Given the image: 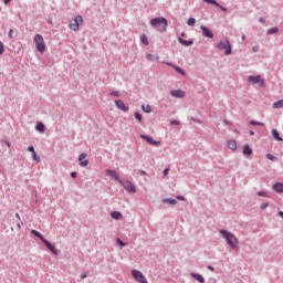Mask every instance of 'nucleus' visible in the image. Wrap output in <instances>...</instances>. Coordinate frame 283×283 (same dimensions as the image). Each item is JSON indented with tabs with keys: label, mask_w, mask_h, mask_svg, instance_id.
Segmentation results:
<instances>
[{
	"label": "nucleus",
	"mask_w": 283,
	"mask_h": 283,
	"mask_svg": "<svg viewBox=\"0 0 283 283\" xmlns=\"http://www.w3.org/2000/svg\"><path fill=\"white\" fill-rule=\"evenodd\" d=\"M266 158H268L269 160H271L272 163H275V160H277V157L273 156L272 154H268V155H266Z\"/></svg>",
	"instance_id": "obj_38"
},
{
	"label": "nucleus",
	"mask_w": 283,
	"mask_h": 283,
	"mask_svg": "<svg viewBox=\"0 0 283 283\" xmlns=\"http://www.w3.org/2000/svg\"><path fill=\"white\" fill-rule=\"evenodd\" d=\"M142 109L143 112H145V114H151V106L149 104L147 105L143 104Z\"/></svg>",
	"instance_id": "obj_27"
},
{
	"label": "nucleus",
	"mask_w": 283,
	"mask_h": 283,
	"mask_svg": "<svg viewBox=\"0 0 283 283\" xmlns=\"http://www.w3.org/2000/svg\"><path fill=\"white\" fill-rule=\"evenodd\" d=\"M192 120H195V122H196V119H193V118H192ZM197 123H200V120H197Z\"/></svg>",
	"instance_id": "obj_63"
},
{
	"label": "nucleus",
	"mask_w": 283,
	"mask_h": 283,
	"mask_svg": "<svg viewBox=\"0 0 283 283\" xmlns=\"http://www.w3.org/2000/svg\"><path fill=\"white\" fill-rule=\"evenodd\" d=\"M13 34H14V30L11 29V30L9 31V33H8L9 39H12V35H13Z\"/></svg>",
	"instance_id": "obj_44"
},
{
	"label": "nucleus",
	"mask_w": 283,
	"mask_h": 283,
	"mask_svg": "<svg viewBox=\"0 0 283 283\" xmlns=\"http://www.w3.org/2000/svg\"><path fill=\"white\" fill-rule=\"evenodd\" d=\"M178 41L181 43V45H185L186 48L193 45V40H185L182 38H178Z\"/></svg>",
	"instance_id": "obj_18"
},
{
	"label": "nucleus",
	"mask_w": 283,
	"mask_h": 283,
	"mask_svg": "<svg viewBox=\"0 0 283 283\" xmlns=\"http://www.w3.org/2000/svg\"><path fill=\"white\" fill-rule=\"evenodd\" d=\"M85 158H87V154H85V153H83L78 156L81 167H87V165H90V160H87Z\"/></svg>",
	"instance_id": "obj_13"
},
{
	"label": "nucleus",
	"mask_w": 283,
	"mask_h": 283,
	"mask_svg": "<svg viewBox=\"0 0 283 283\" xmlns=\"http://www.w3.org/2000/svg\"><path fill=\"white\" fill-rule=\"evenodd\" d=\"M31 233H32V235H35V238H39V240H41V242H43L44 239H45V238L43 237V234H41V232H39V231H36V230H32Z\"/></svg>",
	"instance_id": "obj_26"
},
{
	"label": "nucleus",
	"mask_w": 283,
	"mask_h": 283,
	"mask_svg": "<svg viewBox=\"0 0 283 283\" xmlns=\"http://www.w3.org/2000/svg\"><path fill=\"white\" fill-rule=\"evenodd\" d=\"M116 242H117V244L119 245V247H127V243H125V242H123V240H120V239H116Z\"/></svg>",
	"instance_id": "obj_40"
},
{
	"label": "nucleus",
	"mask_w": 283,
	"mask_h": 283,
	"mask_svg": "<svg viewBox=\"0 0 283 283\" xmlns=\"http://www.w3.org/2000/svg\"><path fill=\"white\" fill-rule=\"evenodd\" d=\"M6 145L10 147V144H9V142H6Z\"/></svg>",
	"instance_id": "obj_62"
},
{
	"label": "nucleus",
	"mask_w": 283,
	"mask_h": 283,
	"mask_svg": "<svg viewBox=\"0 0 283 283\" xmlns=\"http://www.w3.org/2000/svg\"><path fill=\"white\" fill-rule=\"evenodd\" d=\"M170 124H171V125H180V122H179V120H176V119H172V120L170 122Z\"/></svg>",
	"instance_id": "obj_43"
},
{
	"label": "nucleus",
	"mask_w": 283,
	"mask_h": 283,
	"mask_svg": "<svg viewBox=\"0 0 283 283\" xmlns=\"http://www.w3.org/2000/svg\"><path fill=\"white\" fill-rule=\"evenodd\" d=\"M248 81L249 83H251L252 85H258L259 83V86L260 87H265L266 86V82L264 81V78H262L261 75H250L248 77Z\"/></svg>",
	"instance_id": "obj_3"
},
{
	"label": "nucleus",
	"mask_w": 283,
	"mask_h": 283,
	"mask_svg": "<svg viewBox=\"0 0 283 283\" xmlns=\"http://www.w3.org/2000/svg\"><path fill=\"white\" fill-rule=\"evenodd\" d=\"M6 52V45H3V42L0 41V55Z\"/></svg>",
	"instance_id": "obj_39"
},
{
	"label": "nucleus",
	"mask_w": 283,
	"mask_h": 283,
	"mask_svg": "<svg viewBox=\"0 0 283 283\" xmlns=\"http://www.w3.org/2000/svg\"><path fill=\"white\" fill-rule=\"evenodd\" d=\"M150 25H153V28H160V25L167 28L168 21L165 18H154L150 20Z\"/></svg>",
	"instance_id": "obj_6"
},
{
	"label": "nucleus",
	"mask_w": 283,
	"mask_h": 283,
	"mask_svg": "<svg viewBox=\"0 0 283 283\" xmlns=\"http://www.w3.org/2000/svg\"><path fill=\"white\" fill-rule=\"evenodd\" d=\"M208 270L209 271H216V269H213V266H211V265H208Z\"/></svg>",
	"instance_id": "obj_55"
},
{
	"label": "nucleus",
	"mask_w": 283,
	"mask_h": 283,
	"mask_svg": "<svg viewBox=\"0 0 283 283\" xmlns=\"http://www.w3.org/2000/svg\"><path fill=\"white\" fill-rule=\"evenodd\" d=\"M205 3H210V6H216V8H220V3L216 0H203Z\"/></svg>",
	"instance_id": "obj_29"
},
{
	"label": "nucleus",
	"mask_w": 283,
	"mask_h": 283,
	"mask_svg": "<svg viewBox=\"0 0 283 283\" xmlns=\"http://www.w3.org/2000/svg\"><path fill=\"white\" fill-rule=\"evenodd\" d=\"M260 50V46H258V45H254L253 48H252V52H258Z\"/></svg>",
	"instance_id": "obj_45"
},
{
	"label": "nucleus",
	"mask_w": 283,
	"mask_h": 283,
	"mask_svg": "<svg viewBox=\"0 0 283 283\" xmlns=\"http://www.w3.org/2000/svg\"><path fill=\"white\" fill-rule=\"evenodd\" d=\"M28 151H30L31 154H34V151H36V150H34V146H29Z\"/></svg>",
	"instance_id": "obj_42"
},
{
	"label": "nucleus",
	"mask_w": 283,
	"mask_h": 283,
	"mask_svg": "<svg viewBox=\"0 0 283 283\" xmlns=\"http://www.w3.org/2000/svg\"><path fill=\"white\" fill-rule=\"evenodd\" d=\"M111 96H115L116 98H118V96H120V92H118V91H112V92H111Z\"/></svg>",
	"instance_id": "obj_41"
},
{
	"label": "nucleus",
	"mask_w": 283,
	"mask_h": 283,
	"mask_svg": "<svg viewBox=\"0 0 283 283\" xmlns=\"http://www.w3.org/2000/svg\"><path fill=\"white\" fill-rule=\"evenodd\" d=\"M256 196H259L261 198H269V192H266V191H259V192H256Z\"/></svg>",
	"instance_id": "obj_35"
},
{
	"label": "nucleus",
	"mask_w": 283,
	"mask_h": 283,
	"mask_svg": "<svg viewBox=\"0 0 283 283\" xmlns=\"http://www.w3.org/2000/svg\"><path fill=\"white\" fill-rule=\"evenodd\" d=\"M119 185H122V187H124L128 193H136V186H134L132 181L119 180Z\"/></svg>",
	"instance_id": "obj_8"
},
{
	"label": "nucleus",
	"mask_w": 283,
	"mask_h": 283,
	"mask_svg": "<svg viewBox=\"0 0 283 283\" xmlns=\"http://www.w3.org/2000/svg\"><path fill=\"white\" fill-rule=\"evenodd\" d=\"M81 25H83V15H76L70 22V28L73 30V32H78V27Z\"/></svg>",
	"instance_id": "obj_4"
},
{
	"label": "nucleus",
	"mask_w": 283,
	"mask_h": 283,
	"mask_svg": "<svg viewBox=\"0 0 283 283\" xmlns=\"http://www.w3.org/2000/svg\"><path fill=\"white\" fill-rule=\"evenodd\" d=\"M250 125L264 127V123H262V122H255V120H251V122H250Z\"/></svg>",
	"instance_id": "obj_36"
},
{
	"label": "nucleus",
	"mask_w": 283,
	"mask_h": 283,
	"mask_svg": "<svg viewBox=\"0 0 283 283\" xmlns=\"http://www.w3.org/2000/svg\"><path fill=\"white\" fill-rule=\"evenodd\" d=\"M187 24L193 28V25H196V18H189Z\"/></svg>",
	"instance_id": "obj_34"
},
{
	"label": "nucleus",
	"mask_w": 283,
	"mask_h": 283,
	"mask_svg": "<svg viewBox=\"0 0 283 283\" xmlns=\"http://www.w3.org/2000/svg\"><path fill=\"white\" fill-rule=\"evenodd\" d=\"M134 116H135L136 120H138L139 123H140V120H143V115L139 112H136L134 114Z\"/></svg>",
	"instance_id": "obj_37"
},
{
	"label": "nucleus",
	"mask_w": 283,
	"mask_h": 283,
	"mask_svg": "<svg viewBox=\"0 0 283 283\" xmlns=\"http://www.w3.org/2000/svg\"><path fill=\"white\" fill-rule=\"evenodd\" d=\"M280 32V29L277 27L271 28L268 30L266 34H277Z\"/></svg>",
	"instance_id": "obj_28"
},
{
	"label": "nucleus",
	"mask_w": 283,
	"mask_h": 283,
	"mask_svg": "<svg viewBox=\"0 0 283 283\" xmlns=\"http://www.w3.org/2000/svg\"><path fill=\"white\" fill-rule=\"evenodd\" d=\"M146 59L148 60V61H158V56H156V55H154V54H151V53H148L147 55H146Z\"/></svg>",
	"instance_id": "obj_32"
},
{
	"label": "nucleus",
	"mask_w": 283,
	"mask_h": 283,
	"mask_svg": "<svg viewBox=\"0 0 283 283\" xmlns=\"http://www.w3.org/2000/svg\"><path fill=\"white\" fill-rule=\"evenodd\" d=\"M181 36H185V33H181Z\"/></svg>",
	"instance_id": "obj_64"
},
{
	"label": "nucleus",
	"mask_w": 283,
	"mask_h": 283,
	"mask_svg": "<svg viewBox=\"0 0 283 283\" xmlns=\"http://www.w3.org/2000/svg\"><path fill=\"white\" fill-rule=\"evenodd\" d=\"M34 43L38 52H41V53L45 52V40H43V35L35 34Z\"/></svg>",
	"instance_id": "obj_2"
},
{
	"label": "nucleus",
	"mask_w": 283,
	"mask_h": 283,
	"mask_svg": "<svg viewBox=\"0 0 283 283\" xmlns=\"http://www.w3.org/2000/svg\"><path fill=\"white\" fill-rule=\"evenodd\" d=\"M115 105H116V108L122 109V112H129V106H126L123 99L115 101Z\"/></svg>",
	"instance_id": "obj_11"
},
{
	"label": "nucleus",
	"mask_w": 283,
	"mask_h": 283,
	"mask_svg": "<svg viewBox=\"0 0 283 283\" xmlns=\"http://www.w3.org/2000/svg\"><path fill=\"white\" fill-rule=\"evenodd\" d=\"M227 147L228 149H231L232 151H235V149H238V142L230 139L227 143Z\"/></svg>",
	"instance_id": "obj_16"
},
{
	"label": "nucleus",
	"mask_w": 283,
	"mask_h": 283,
	"mask_svg": "<svg viewBox=\"0 0 283 283\" xmlns=\"http://www.w3.org/2000/svg\"><path fill=\"white\" fill-rule=\"evenodd\" d=\"M42 243L44 244V247H46L49 251H51V253H53V255H59V250H56V245L52 244L50 241H48V239H44Z\"/></svg>",
	"instance_id": "obj_9"
},
{
	"label": "nucleus",
	"mask_w": 283,
	"mask_h": 283,
	"mask_svg": "<svg viewBox=\"0 0 283 283\" xmlns=\"http://www.w3.org/2000/svg\"><path fill=\"white\" fill-rule=\"evenodd\" d=\"M111 218H113V220H120V218H123V213H120V211H113L111 213Z\"/></svg>",
	"instance_id": "obj_23"
},
{
	"label": "nucleus",
	"mask_w": 283,
	"mask_h": 283,
	"mask_svg": "<svg viewBox=\"0 0 283 283\" xmlns=\"http://www.w3.org/2000/svg\"><path fill=\"white\" fill-rule=\"evenodd\" d=\"M266 207H269V203H262L261 205V209H266Z\"/></svg>",
	"instance_id": "obj_48"
},
{
	"label": "nucleus",
	"mask_w": 283,
	"mask_h": 283,
	"mask_svg": "<svg viewBox=\"0 0 283 283\" xmlns=\"http://www.w3.org/2000/svg\"><path fill=\"white\" fill-rule=\"evenodd\" d=\"M107 176H111V178H114V180H117V182H120V176H118V172L116 170L107 169L106 170Z\"/></svg>",
	"instance_id": "obj_15"
},
{
	"label": "nucleus",
	"mask_w": 283,
	"mask_h": 283,
	"mask_svg": "<svg viewBox=\"0 0 283 283\" xmlns=\"http://www.w3.org/2000/svg\"><path fill=\"white\" fill-rule=\"evenodd\" d=\"M132 275L133 277L136 280V282L139 283H147V277H145V275L143 274V272L138 271V270H133L132 271Z\"/></svg>",
	"instance_id": "obj_7"
},
{
	"label": "nucleus",
	"mask_w": 283,
	"mask_h": 283,
	"mask_svg": "<svg viewBox=\"0 0 283 283\" xmlns=\"http://www.w3.org/2000/svg\"><path fill=\"white\" fill-rule=\"evenodd\" d=\"M140 138H143V140H147L149 145H155V147H160V142L154 140V137L151 136L140 135Z\"/></svg>",
	"instance_id": "obj_10"
},
{
	"label": "nucleus",
	"mask_w": 283,
	"mask_h": 283,
	"mask_svg": "<svg viewBox=\"0 0 283 283\" xmlns=\"http://www.w3.org/2000/svg\"><path fill=\"white\" fill-rule=\"evenodd\" d=\"M243 154H244V156H251L253 154V149L251 148V146H249V144L244 145Z\"/></svg>",
	"instance_id": "obj_21"
},
{
	"label": "nucleus",
	"mask_w": 283,
	"mask_h": 283,
	"mask_svg": "<svg viewBox=\"0 0 283 283\" xmlns=\"http://www.w3.org/2000/svg\"><path fill=\"white\" fill-rule=\"evenodd\" d=\"M32 158L33 160H35V163H41V157L39 156V154H36V151L32 153Z\"/></svg>",
	"instance_id": "obj_33"
},
{
	"label": "nucleus",
	"mask_w": 283,
	"mask_h": 283,
	"mask_svg": "<svg viewBox=\"0 0 283 283\" xmlns=\"http://www.w3.org/2000/svg\"><path fill=\"white\" fill-rule=\"evenodd\" d=\"M15 218L18 219V220H21V216L17 212L15 213Z\"/></svg>",
	"instance_id": "obj_56"
},
{
	"label": "nucleus",
	"mask_w": 283,
	"mask_h": 283,
	"mask_svg": "<svg viewBox=\"0 0 283 283\" xmlns=\"http://www.w3.org/2000/svg\"><path fill=\"white\" fill-rule=\"evenodd\" d=\"M140 41L144 43V45H149V39H147V35L145 34L140 35Z\"/></svg>",
	"instance_id": "obj_30"
},
{
	"label": "nucleus",
	"mask_w": 283,
	"mask_h": 283,
	"mask_svg": "<svg viewBox=\"0 0 283 283\" xmlns=\"http://www.w3.org/2000/svg\"><path fill=\"white\" fill-rule=\"evenodd\" d=\"M172 67H174L175 72H178V74H180L181 76H185V71L180 66L175 65Z\"/></svg>",
	"instance_id": "obj_31"
},
{
	"label": "nucleus",
	"mask_w": 283,
	"mask_h": 283,
	"mask_svg": "<svg viewBox=\"0 0 283 283\" xmlns=\"http://www.w3.org/2000/svg\"><path fill=\"white\" fill-rule=\"evenodd\" d=\"M177 200H185V197H182V196H177Z\"/></svg>",
	"instance_id": "obj_54"
},
{
	"label": "nucleus",
	"mask_w": 283,
	"mask_h": 283,
	"mask_svg": "<svg viewBox=\"0 0 283 283\" xmlns=\"http://www.w3.org/2000/svg\"><path fill=\"white\" fill-rule=\"evenodd\" d=\"M36 132H40V134H43L45 132V125L43 123H38L35 126Z\"/></svg>",
	"instance_id": "obj_25"
},
{
	"label": "nucleus",
	"mask_w": 283,
	"mask_h": 283,
	"mask_svg": "<svg viewBox=\"0 0 283 283\" xmlns=\"http://www.w3.org/2000/svg\"><path fill=\"white\" fill-rule=\"evenodd\" d=\"M276 191V193H283V184L282 182H275L272 187Z\"/></svg>",
	"instance_id": "obj_19"
},
{
	"label": "nucleus",
	"mask_w": 283,
	"mask_h": 283,
	"mask_svg": "<svg viewBox=\"0 0 283 283\" xmlns=\"http://www.w3.org/2000/svg\"><path fill=\"white\" fill-rule=\"evenodd\" d=\"M4 1V4L8 6V3H10V1L12 0H3Z\"/></svg>",
	"instance_id": "obj_57"
},
{
	"label": "nucleus",
	"mask_w": 283,
	"mask_h": 283,
	"mask_svg": "<svg viewBox=\"0 0 283 283\" xmlns=\"http://www.w3.org/2000/svg\"><path fill=\"white\" fill-rule=\"evenodd\" d=\"M201 30H202V36H205L206 39H213V32H211L209 28L201 25Z\"/></svg>",
	"instance_id": "obj_14"
},
{
	"label": "nucleus",
	"mask_w": 283,
	"mask_h": 283,
	"mask_svg": "<svg viewBox=\"0 0 283 283\" xmlns=\"http://www.w3.org/2000/svg\"><path fill=\"white\" fill-rule=\"evenodd\" d=\"M166 65H168L169 67H174L176 66L175 64H172L171 62H167Z\"/></svg>",
	"instance_id": "obj_52"
},
{
	"label": "nucleus",
	"mask_w": 283,
	"mask_h": 283,
	"mask_svg": "<svg viewBox=\"0 0 283 283\" xmlns=\"http://www.w3.org/2000/svg\"><path fill=\"white\" fill-rule=\"evenodd\" d=\"M260 23H266V20L264 18L259 19Z\"/></svg>",
	"instance_id": "obj_51"
},
{
	"label": "nucleus",
	"mask_w": 283,
	"mask_h": 283,
	"mask_svg": "<svg viewBox=\"0 0 283 283\" xmlns=\"http://www.w3.org/2000/svg\"><path fill=\"white\" fill-rule=\"evenodd\" d=\"M190 275L193 280H197V282L205 283V276H202V274L191 273Z\"/></svg>",
	"instance_id": "obj_22"
},
{
	"label": "nucleus",
	"mask_w": 283,
	"mask_h": 283,
	"mask_svg": "<svg viewBox=\"0 0 283 283\" xmlns=\"http://www.w3.org/2000/svg\"><path fill=\"white\" fill-rule=\"evenodd\" d=\"M217 48L219 50H226L224 54L227 56H229L231 54V52H232L231 42H229V40H224V41L219 42Z\"/></svg>",
	"instance_id": "obj_5"
},
{
	"label": "nucleus",
	"mask_w": 283,
	"mask_h": 283,
	"mask_svg": "<svg viewBox=\"0 0 283 283\" xmlns=\"http://www.w3.org/2000/svg\"><path fill=\"white\" fill-rule=\"evenodd\" d=\"M185 91L182 90H172L170 91V96L174 98H185Z\"/></svg>",
	"instance_id": "obj_12"
},
{
	"label": "nucleus",
	"mask_w": 283,
	"mask_h": 283,
	"mask_svg": "<svg viewBox=\"0 0 283 283\" xmlns=\"http://www.w3.org/2000/svg\"><path fill=\"white\" fill-rule=\"evenodd\" d=\"M81 277H82V280H85V277H87V273H85V272L82 273V274H81Z\"/></svg>",
	"instance_id": "obj_49"
},
{
	"label": "nucleus",
	"mask_w": 283,
	"mask_h": 283,
	"mask_svg": "<svg viewBox=\"0 0 283 283\" xmlns=\"http://www.w3.org/2000/svg\"><path fill=\"white\" fill-rule=\"evenodd\" d=\"M164 176H169V168H166L164 171H163Z\"/></svg>",
	"instance_id": "obj_46"
},
{
	"label": "nucleus",
	"mask_w": 283,
	"mask_h": 283,
	"mask_svg": "<svg viewBox=\"0 0 283 283\" xmlns=\"http://www.w3.org/2000/svg\"><path fill=\"white\" fill-rule=\"evenodd\" d=\"M21 224H23V223H18V229H21Z\"/></svg>",
	"instance_id": "obj_60"
},
{
	"label": "nucleus",
	"mask_w": 283,
	"mask_h": 283,
	"mask_svg": "<svg viewBox=\"0 0 283 283\" xmlns=\"http://www.w3.org/2000/svg\"><path fill=\"white\" fill-rule=\"evenodd\" d=\"M142 176H147V171L140 170Z\"/></svg>",
	"instance_id": "obj_53"
},
{
	"label": "nucleus",
	"mask_w": 283,
	"mask_h": 283,
	"mask_svg": "<svg viewBox=\"0 0 283 283\" xmlns=\"http://www.w3.org/2000/svg\"><path fill=\"white\" fill-rule=\"evenodd\" d=\"M250 136H255V132L250 130Z\"/></svg>",
	"instance_id": "obj_58"
},
{
	"label": "nucleus",
	"mask_w": 283,
	"mask_h": 283,
	"mask_svg": "<svg viewBox=\"0 0 283 283\" xmlns=\"http://www.w3.org/2000/svg\"><path fill=\"white\" fill-rule=\"evenodd\" d=\"M220 234L226 240L227 244L231 247V249H238V244H240V241H238L235 234L227 230H220Z\"/></svg>",
	"instance_id": "obj_1"
},
{
	"label": "nucleus",
	"mask_w": 283,
	"mask_h": 283,
	"mask_svg": "<svg viewBox=\"0 0 283 283\" xmlns=\"http://www.w3.org/2000/svg\"><path fill=\"white\" fill-rule=\"evenodd\" d=\"M218 8H220V10H222V12H227V8L226 7L220 6Z\"/></svg>",
	"instance_id": "obj_50"
},
{
	"label": "nucleus",
	"mask_w": 283,
	"mask_h": 283,
	"mask_svg": "<svg viewBox=\"0 0 283 283\" xmlns=\"http://www.w3.org/2000/svg\"><path fill=\"white\" fill-rule=\"evenodd\" d=\"M76 176H77L76 171L71 172V178H76Z\"/></svg>",
	"instance_id": "obj_47"
},
{
	"label": "nucleus",
	"mask_w": 283,
	"mask_h": 283,
	"mask_svg": "<svg viewBox=\"0 0 283 283\" xmlns=\"http://www.w3.org/2000/svg\"><path fill=\"white\" fill-rule=\"evenodd\" d=\"M272 107H273V109H282V107H283V99H279V101L274 102Z\"/></svg>",
	"instance_id": "obj_24"
},
{
	"label": "nucleus",
	"mask_w": 283,
	"mask_h": 283,
	"mask_svg": "<svg viewBox=\"0 0 283 283\" xmlns=\"http://www.w3.org/2000/svg\"><path fill=\"white\" fill-rule=\"evenodd\" d=\"M247 40V35H242V41H245Z\"/></svg>",
	"instance_id": "obj_59"
},
{
	"label": "nucleus",
	"mask_w": 283,
	"mask_h": 283,
	"mask_svg": "<svg viewBox=\"0 0 283 283\" xmlns=\"http://www.w3.org/2000/svg\"><path fill=\"white\" fill-rule=\"evenodd\" d=\"M272 136L274 140H277L279 143L283 140V138L280 136V132H277V129L275 128L272 129Z\"/></svg>",
	"instance_id": "obj_20"
},
{
	"label": "nucleus",
	"mask_w": 283,
	"mask_h": 283,
	"mask_svg": "<svg viewBox=\"0 0 283 283\" xmlns=\"http://www.w3.org/2000/svg\"><path fill=\"white\" fill-rule=\"evenodd\" d=\"M226 125H229V120H224Z\"/></svg>",
	"instance_id": "obj_61"
},
{
	"label": "nucleus",
	"mask_w": 283,
	"mask_h": 283,
	"mask_svg": "<svg viewBox=\"0 0 283 283\" xmlns=\"http://www.w3.org/2000/svg\"><path fill=\"white\" fill-rule=\"evenodd\" d=\"M161 202H163V205H171V206L178 205V200L172 199V198L163 199Z\"/></svg>",
	"instance_id": "obj_17"
}]
</instances>
